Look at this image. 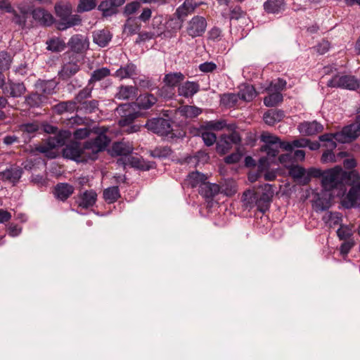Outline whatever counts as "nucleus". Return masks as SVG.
Here are the masks:
<instances>
[{"mask_svg":"<svg viewBox=\"0 0 360 360\" xmlns=\"http://www.w3.org/2000/svg\"><path fill=\"white\" fill-rule=\"evenodd\" d=\"M238 101V97L234 94H225L221 98V103L229 107L233 106Z\"/></svg>","mask_w":360,"mask_h":360,"instance_id":"774afa93","label":"nucleus"},{"mask_svg":"<svg viewBox=\"0 0 360 360\" xmlns=\"http://www.w3.org/2000/svg\"><path fill=\"white\" fill-rule=\"evenodd\" d=\"M172 150L169 146H158L152 151V155L155 158H165L170 156Z\"/></svg>","mask_w":360,"mask_h":360,"instance_id":"4d7b16f0","label":"nucleus"},{"mask_svg":"<svg viewBox=\"0 0 360 360\" xmlns=\"http://www.w3.org/2000/svg\"><path fill=\"white\" fill-rule=\"evenodd\" d=\"M269 95L264 98V104L267 107H274L283 101L281 93L268 92Z\"/></svg>","mask_w":360,"mask_h":360,"instance_id":"8fccbe9b","label":"nucleus"},{"mask_svg":"<svg viewBox=\"0 0 360 360\" xmlns=\"http://www.w3.org/2000/svg\"><path fill=\"white\" fill-rule=\"evenodd\" d=\"M264 9L268 13H279L285 9V1L284 0H267L264 3Z\"/></svg>","mask_w":360,"mask_h":360,"instance_id":"f704fd0d","label":"nucleus"},{"mask_svg":"<svg viewBox=\"0 0 360 360\" xmlns=\"http://www.w3.org/2000/svg\"><path fill=\"white\" fill-rule=\"evenodd\" d=\"M337 236L341 240H349L352 236V229L347 225L341 224L337 230Z\"/></svg>","mask_w":360,"mask_h":360,"instance_id":"bf43d9fd","label":"nucleus"},{"mask_svg":"<svg viewBox=\"0 0 360 360\" xmlns=\"http://www.w3.org/2000/svg\"><path fill=\"white\" fill-rule=\"evenodd\" d=\"M184 79L185 76L181 72H169L165 75L163 82L166 86L174 88L179 86Z\"/></svg>","mask_w":360,"mask_h":360,"instance_id":"72a5a7b5","label":"nucleus"},{"mask_svg":"<svg viewBox=\"0 0 360 360\" xmlns=\"http://www.w3.org/2000/svg\"><path fill=\"white\" fill-rule=\"evenodd\" d=\"M12 63L11 56L6 51L0 52V70H8Z\"/></svg>","mask_w":360,"mask_h":360,"instance_id":"13d9d810","label":"nucleus"},{"mask_svg":"<svg viewBox=\"0 0 360 360\" xmlns=\"http://www.w3.org/2000/svg\"><path fill=\"white\" fill-rule=\"evenodd\" d=\"M94 90V85H91L88 82L87 85L84 87L82 89H81L75 96L74 98V101L75 102L76 105H80L86 99L91 97V94Z\"/></svg>","mask_w":360,"mask_h":360,"instance_id":"ea45409f","label":"nucleus"},{"mask_svg":"<svg viewBox=\"0 0 360 360\" xmlns=\"http://www.w3.org/2000/svg\"><path fill=\"white\" fill-rule=\"evenodd\" d=\"M46 49L51 52H61L65 48V41L59 37H52L46 42Z\"/></svg>","mask_w":360,"mask_h":360,"instance_id":"a19ab883","label":"nucleus"},{"mask_svg":"<svg viewBox=\"0 0 360 360\" xmlns=\"http://www.w3.org/2000/svg\"><path fill=\"white\" fill-rule=\"evenodd\" d=\"M201 137L204 143L207 146H212L217 141V136L213 132L207 131L206 130L202 132Z\"/></svg>","mask_w":360,"mask_h":360,"instance_id":"338daca9","label":"nucleus"},{"mask_svg":"<svg viewBox=\"0 0 360 360\" xmlns=\"http://www.w3.org/2000/svg\"><path fill=\"white\" fill-rule=\"evenodd\" d=\"M207 179V176L204 174L195 171L191 172L188 175L186 181L191 187H199L200 188L202 184L206 181Z\"/></svg>","mask_w":360,"mask_h":360,"instance_id":"4c0bfd02","label":"nucleus"},{"mask_svg":"<svg viewBox=\"0 0 360 360\" xmlns=\"http://www.w3.org/2000/svg\"><path fill=\"white\" fill-rule=\"evenodd\" d=\"M285 114L284 111L278 109L269 110L264 114L263 119L266 124L270 126L274 125L283 120Z\"/></svg>","mask_w":360,"mask_h":360,"instance_id":"7c9ffc66","label":"nucleus"},{"mask_svg":"<svg viewBox=\"0 0 360 360\" xmlns=\"http://www.w3.org/2000/svg\"><path fill=\"white\" fill-rule=\"evenodd\" d=\"M110 139L104 134H98L94 139H90L82 144L84 160H96L98 154L105 150Z\"/></svg>","mask_w":360,"mask_h":360,"instance_id":"7ed1b4c3","label":"nucleus"},{"mask_svg":"<svg viewBox=\"0 0 360 360\" xmlns=\"http://www.w3.org/2000/svg\"><path fill=\"white\" fill-rule=\"evenodd\" d=\"M74 192V187L68 183H59L54 188L55 197L65 201Z\"/></svg>","mask_w":360,"mask_h":360,"instance_id":"b1692460","label":"nucleus"},{"mask_svg":"<svg viewBox=\"0 0 360 360\" xmlns=\"http://www.w3.org/2000/svg\"><path fill=\"white\" fill-rule=\"evenodd\" d=\"M201 4L202 3H196L194 0H185L184 2L176 8L175 15L178 19L183 20L188 15L193 13Z\"/></svg>","mask_w":360,"mask_h":360,"instance_id":"5701e85b","label":"nucleus"},{"mask_svg":"<svg viewBox=\"0 0 360 360\" xmlns=\"http://www.w3.org/2000/svg\"><path fill=\"white\" fill-rule=\"evenodd\" d=\"M229 19L231 20H239L245 16V13L242 10L240 6H231L230 8Z\"/></svg>","mask_w":360,"mask_h":360,"instance_id":"0e129e2a","label":"nucleus"},{"mask_svg":"<svg viewBox=\"0 0 360 360\" xmlns=\"http://www.w3.org/2000/svg\"><path fill=\"white\" fill-rule=\"evenodd\" d=\"M56 15L60 18L57 22V27L60 30L78 25L81 23V18L77 15H71L72 6L69 3H58L55 5Z\"/></svg>","mask_w":360,"mask_h":360,"instance_id":"20e7f679","label":"nucleus"},{"mask_svg":"<svg viewBox=\"0 0 360 360\" xmlns=\"http://www.w3.org/2000/svg\"><path fill=\"white\" fill-rule=\"evenodd\" d=\"M110 75V70L108 68L103 67L96 69L91 73V77L89 79V84L93 85L95 82H98L105 78Z\"/></svg>","mask_w":360,"mask_h":360,"instance_id":"49530a36","label":"nucleus"},{"mask_svg":"<svg viewBox=\"0 0 360 360\" xmlns=\"http://www.w3.org/2000/svg\"><path fill=\"white\" fill-rule=\"evenodd\" d=\"M323 219L330 227H334L338 224L341 225L342 220V214L340 212H328L323 217Z\"/></svg>","mask_w":360,"mask_h":360,"instance_id":"864d4df0","label":"nucleus"},{"mask_svg":"<svg viewBox=\"0 0 360 360\" xmlns=\"http://www.w3.org/2000/svg\"><path fill=\"white\" fill-rule=\"evenodd\" d=\"M32 15L34 20L43 26H50L54 22L53 15L43 8L34 9Z\"/></svg>","mask_w":360,"mask_h":360,"instance_id":"412c9836","label":"nucleus"},{"mask_svg":"<svg viewBox=\"0 0 360 360\" xmlns=\"http://www.w3.org/2000/svg\"><path fill=\"white\" fill-rule=\"evenodd\" d=\"M112 34L108 30H99L93 32V41L100 47H105L112 40Z\"/></svg>","mask_w":360,"mask_h":360,"instance_id":"a878e982","label":"nucleus"},{"mask_svg":"<svg viewBox=\"0 0 360 360\" xmlns=\"http://www.w3.org/2000/svg\"><path fill=\"white\" fill-rule=\"evenodd\" d=\"M258 195L257 193H255L252 190H247L245 191L242 196V201L243 203V206L245 209L251 210L255 207H257L259 210V204L258 202Z\"/></svg>","mask_w":360,"mask_h":360,"instance_id":"c756f323","label":"nucleus"},{"mask_svg":"<svg viewBox=\"0 0 360 360\" xmlns=\"http://www.w3.org/2000/svg\"><path fill=\"white\" fill-rule=\"evenodd\" d=\"M307 172L309 181L311 177H321V185L323 190L339 189L340 191L337 195H343L346 193V185H350L360 179V174L356 170L347 172L344 170L341 166H335L323 171L320 169L310 168Z\"/></svg>","mask_w":360,"mask_h":360,"instance_id":"f257e3e1","label":"nucleus"},{"mask_svg":"<svg viewBox=\"0 0 360 360\" xmlns=\"http://www.w3.org/2000/svg\"><path fill=\"white\" fill-rule=\"evenodd\" d=\"M25 91L26 88L22 82H8L3 88V92L5 96L12 98L22 96Z\"/></svg>","mask_w":360,"mask_h":360,"instance_id":"f3484780","label":"nucleus"},{"mask_svg":"<svg viewBox=\"0 0 360 360\" xmlns=\"http://www.w3.org/2000/svg\"><path fill=\"white\" fill-rule=\"evenodd\" d=\"M289 175L302 185H307L309 182V178L307 170L302 166L295 165L288 169Z\"/></svg>","mask_w":360,"mask_h":360,"instance_id":"6ab92c4d","label":"nucleus"},{"mask_svg":"<svg viewBox=\"0 0 360 360\" xmlns=\"http://www.w3.org/2000/svg\"><path fill=\"white\" fill-rule=\"evenodd\" d=\"M219 193L227 196L233 195L237 191L235 182L231 179L226 180L219 186Z\"/></svg>","mask_w":360,"mask_h":360,"instance_id":"3c124183","label":"nucleus"},{"mask_svg":"<svg viewBox=\"0 0 360 360\" xmlns=\"http://www.w3.org/2000/svg\"><path fill=\"white\" fill-rule=\"evenodd\" d=\"M125 0H105L98 5V10L104 16H111L117 13V7L122 6Z\"/></svg>","mask_w":360,"mask_h":360,"instance_id":"aec40b11","label":"nucleus"},{"mask_svg":"<svg viewBox=\"0 0 360 360\" xmlns=\"http://www.w3.org/2000/svg\"><path fill=\"white\" fill-rule=\"evenodd\" d=\"M207 28L206 19L200 15L193 17L186 26V32L192 38L202 36Z\"/></svg>","mask_w":360,"mask_h":360,"instance_id":"1a4fd4ad","label":"nucleus"},{"mask_svg":"<svg viewBox=\"0 0 360 360\" xmlns=\"http://www.w3.org/2000/svg\"><path fill=\"white\" fill-rule=\"evenodd\" d=\"M19 129L23 133H26L30 138L34 136L39 131V126L37 122H27L19 126Z\"/></svg>","mask_w":360,"mask_h":360,"instance_id":"603ef678","label":"nucleus"},{"mask_svg":"<svg viewBox=\"0 0 360 360\" xmlns=\"http://www.w3.org/2000/svg\"><path fill=\"white\" fill-rule=\"evenodd\" d=\"M137 75V67L133 63H128L124 66H121L113 74V76L122 80L127 78H132Z\"/></svg>","mask_w":360,"mask_h":360,"instance_id":"393cba45","label":"nucleus"},{"mask_svg":"<svg viewBox=\"0 0 360 360\" xmlns=\"http://www.w3.org/2000/svg\"><path fill=\"white\" fill-rule=\"evenodd\" d=\"M96 6V0H80L77 7L78 12H86L94 9Z\"/></svg>","mask_w":360,"mask_h":360,"instance_id":"052dcab7","label":"nucleus"},{"mask_svg":"<svg viewBox=\"0 0 360 360\" xmlns=\"http://www.w3.org/2000/svg\"><path fill=\"white\" fill-rule=\"evenodd\" d=\"M205 128L207 129H213L216 131H219L224 129L226 123L224 120H210L207 121L205 123Z\"/></svg>","mask_w":360,"mask_h":360,"instance_id":"e2e57ef3","label":"nucleus"},{"mask_svg":"<svg viewBox=\"0 0 360 360\" xmlns=\"http://www.w3.org/2000/svg\"><path fill=\"white\" fill-rule=\"evenodd\" d=\"M99 102L96 99L85 101L77 106V111H81L86 114H90L96 112L98 109Z\"/></svg>","mask_w":360,"mask_h":360,"instance_id":"c03bdc74","label":"nucleus"},{"mask_svg":"<svg viewBox=\"0 0 360 360\" xmlns=\"http://www.w3.org/2000/svg\"><path fill=\"white\" fill-rule=\"evenodd\" d=\"M136 101L140 109L148 110L157 103L158 99L151 94H145L140 95Z\"/></svg>","mask_w":360,"mask_h":360,"instance_id":"e433bc0d","label":"nucleus"},{"mask_svg":"<svg viewBox=\"0 0 360 360\" xmlns=\"http://www.w3.org/2000/svg\"><path fill=\"white\" fill-rule=\"evenodd\" d=\"M330 191H323L318 195L314 202V207L316 212H322L328 210L331 206L330 194L328 193Z\"/></svg>","mask_w":360,"mask_h":360,"instance_id":"bb28decb","label":"nucleus"},{"mask_svg":"<svg viewBox=\"0 0 360 360\" xmlns=\"http://www.w3.org/2000/svg\"><path fill=\"white\" fill-rule=\"evenodd\" d=\"M76 58V55L72 52H66L64 54L65 62L58 72V75L63 80L68 79L79 70V66L77 63L78 60Z\"/></svg>","mask_w":360,"mask_h":360,"instance_id":"423d86ee","label":"nucleus"},{"mask_svg":"<svg viewBox=\"0 0 360 360\" xmlns=\"http://www.w3.org/2000/svg\"><path fill=\"white\" fill-rule=\"evenodd\" d=\"M137 95V89L133 86H120L115 94L118 100H129L134 98Z\"/></svg>","mask_w":360,"mask_h":360,"instance_id":"2f4dec72","label":"nucleus"},{"mask_svg":"<svg viewBox=\"0 0 360 360\" xmlns=\"http://www.w3.org/2000/svg\"><path fill=\"white\" fill-rule=\"evenodd\" d=\"M219 191V185L205 181L199 188V193L206 199H212Z\"/></svg>","mask_w":360,"mask_h":360,"instance_id":"c85d7f7f","label":"nucleus"},{"mask_svg":"<svg viewBox=\"0 0 360 360\" xmlns=\"http://www.w3.org/2000/svg\"><path fill=\"white\" fill-rule=\"evenodd\" d=\"M53 109L58 114H63L64 112H73L77 111V105L74 100L62 101L54 105Z\"/></svg>","mask_w":360,"mask_h":360,"instance_id":"58836bf2","label":"nucleus"},{"mask_svg":"<svg viewBox=\"0 0 360 360\" xmlns=\"http://www.w3.org/2000/svg\"><path fill=\"white\" fill-rule=\"evenodd\" d=\"M261 141L264 142L265 145L272 146L278 143L280 139L277 136L266 132L261 135Z\"/></svg>","mask_w":360,"mask_h":360,"instance_id":"69168bd1","label":"nucleus"},{"mask_svg":"<svg viewBox=\"0 0 360 360\" xmlns=\"http://www.w3.org/2000/svg\"><path fill=\"white\" fill-rule=\"evenodd\" d=\"M96 199L97 194L94 190L86 191L80 195L79 206L82 208H89L94 205Z\"/></svg>","mask_w":360,"mask_h":360,"instance_id":"473e14b6","label":"nucleus"},{"mask_svg":"<svg viewBox=\"0 0 360 360\" xmlns=\"http://www.w3.org/2000/svg\"><path fill=\"white\" fill-rule=\"evenodd\" d=\"M359 180L349 185L352 187L346 195H345V193L343 195H338L339 197H342L341 202L344 207L349 209L360 205V182H358ZM345 189L347 190V188Z\"/></svg>","mask_w":360,"mask_h":360,"instance_id":"6e6552de","label":"nucleus"},{"mask_svg":"<svg viewBox=\"0 0 360 360\" xmlns=\"http://www.w3.org/2000/svg\"><path fill=\"white\" fill-rule=\"evenodd\" d=\"M44 131L47 134H54L55 136H49L45 143L37 146L36 150L49 158H55L56 153L53 149L64 146L71 133L68 130H61L57 133L58 128L49 124L44 125Z\"/></svg>","mask_w":360,"mask_h":360,"instance_id":"f03ea898","label":"nucleus"},{"mask_svg":"<svg viewBox=\"0 0 360 360\" xmlns=\"http://www.w3.org/2000/svg\"><path fill=\"white\" fill-rule=\"evenodd\" d=\"M200 90V85L197 82L186 81L180 84L177 88L178 96L188 98H192Z\"/></svg>","mask_w":360,"mask_h":360,"instance_id":"dca6fc26","label":"nucleus"},{"mask_svg":"<svg viewBox=\"0 0 360 360\" xmlns=\"http://www.w3.org/2000/svg\"><path fill=\"white\" fill-rule=\"evenodd\" d=\"M261 188L262 189V193L258 197L259 200L257 203L259 204V211L264 213L269 208L270 202L274 195V190L273 186L269 184H265L262 186Z\"/></svg>","mask_w":360,"mask_h":360,"instance_id":"4468645a","label":"nucleus"},{"mask_svg":"<svg viewBox=\"0 0 360 360\" xmlns=\"http://www.w3.org/2000/svg\"><path fill=\"white\" fill-rule=\"evenodd\" d=\"M176 111L181 117L186 119H193L200 115L202 110L195 105H184L179 107Z\"/></svg>","mask_w":360,"mask_h":360,"instance_id":"cd10ccee","label":"nucleus"},{"mask_svg":"<svg viewBox=\"0 0 360 360\" xmlns=\"http://www.w3.org/2000/svg\"><path fill=\"white\" fill-rule=\"evenodd\" d=\"M89 39L82 34H75L69 39L68 46L75 55V53H83L89 49Z\"/></svg>","mask_w":360,"mask_h":360,"instance_id":"ddd939ff","label":"nucleus"},{"mask_svg":"<svg viewBox=\"0 0 360 360\" xmlns=\"http://www.w3.org/2000/svg\"><path fill=\"white\" fill-rule=\"evenodd\" d=\"M335 133L324 134L321 135L319 139L320 141L325 142L323 146L328 148V150H333L337 147V137Z\"/></svg>","mask_w":360,"mask_h":360,"instance_id":"de8ad7c7","label":"nucleus"},{"mask_svg":"<svg viewBox=\"0 0 360 360\" xmlns=\"http://www.w3.org/2000/svg\"><path fill=\"white\" fill-rule=\"evenodd\" d=\"M56 86L57 83L53 79L39 80L36 84L37 90L45 94H52Z\"/></svg>","mask_w":360,"mask_h":360,"instance_id":"79ce46f5","label":"nucleus"},{"mask_svg":"<svg viewBox=\"0 0 360 360\" xmlns=\"http://www.w3.org/2000/svg\"><path fill=\"white\" fill-rule=\"evenodd\" d=\"M23 173L22 167L17 165H11L0 173V176L3 181H8L15 186L20 181Z\"/></svg>","mask_w":360,"mask_h":360,"instance_id":"9d476101","label":"nucleus"},{"mask_svg":"<svg viewBox=\"0 0 360 360\" xmlns=\"http://www.w3.org/2000/svg\"><path fill=\"white\" fill-rule=\"evenodd\" d=\"M44 96L39 94H32L25 98V103L30 108L38 107L43 102Z\"/></svg>","mask_w":360,"mask_h":360,"instance_id":"6e6d98bb","label":"nucleus"},{"mask_svg":"<svg viewBox=\"0 0 360 360\" xmlns=\"http://www.w3.org/2000/svg\"><path fill=\"white\" fill-rule=\"evenodd\" d=\"M278 161L284 167L287 168L288 169L295 165L292 158V153L281 155L278 157Z\"/></svg>","mask_w":360,"mask_h":360,"instance_id":"680f3d73","label":"nucleus"},{"mask_svg":"<svg viewBox=\"0 0 360 360\" xmlns=\"http://www.w3.org/2000/svg\"><path fill=\"white\" fill-rule=\"evenodd\" d=\"M118 113L121 115L119 120V125L127 127L131 125L134 120L138 117V113L127 104L120 105L117 109Z\"/></svg>","mask_w":360,"mask_h":360,"instance_id":"f8f14e48","label":"nucleus"},{"mask_svg":"<svg viewBox=\"0 0 360 360\" xmlns=\"http://www.w3.org/2000/svg\"><path fill=\"white\" fill-rule=\"evenodd\" d=\"M327 86L340 88L360 92V78L352 75H339L333 76L327 82Z\"/></svg>","mask_w":360,"mask_h":360,"instance_id":"39448f33","label":"nucleus"},{"mask_svg":"<svg viewBox=\"0 0 360 360\" xmlns=\"http://www.w3.org/2000/svg\"><path fill=\"white\" fill-rule=\"evenodd\" d=\"M117 163L123 167L131 166L133 167H139L140 161L139 158L131 156V154H129L127 157L120 158Z\"/></svg>","mask_w":360,"mask_h":360,"instance_id":"5fc2aeb1","label":"nucleus"},{"mask_svg":"<svg viewBox=\"0 0 360 360\" xmlns=\"http://www.w3.org/2000/svg\"><path fill=\"white\" fill-rule=\"evenodd\" d=\"M139 19L136 18H129L125 24L124 31L129 35H134L137 34L141 30V24L139 22Z\"/></svg>","mask_w":360,"mask_h":360,"instance_id":"a18cd8bd","label":"nucleus"},{"mask_svg":"<svg viewBox=\"0 0 360 360\" xmlns=\"http://www.w3.org/2000/svg\"><path fill=\"white\" fill-rule=\"evenodd\" d=\"M146 127L155 134L160 136H167L172 133V124L169 120L162 117H155L147 121Z\"/></svg>","mask_w":360,"mask_h":360,"instance_id":"0eeeda50","label":"nucleus"},{"mask_svg":"<svg viewBox=\"0 0 360 360\" xmlns=\"http://www.w3.org/2000/svg\"><path fill=\"white\" fill-rule=\"evenodd\" d=\"M257 94L255 87L247 84L241 85L238 91L239 98L247 102L252 101Z\"/></svg>","mask_w":360,"mask_h":360,"instance_id":"c9c22d12","label":"nucleus"},{"mask_svg":"<svg viewBox=\"0 0 360 360\" xmlns=\"http://www.w3.org/2000/svg\"><path fill=\"white\" fill-rule=\"evenodd\" d=\"M134 147L129 142L119 141L112 144L111 155L112 156L127 157L133 152Z\"/></svg>","mask_w":360,"mask_h":360,"instance_id":"4be33fe9","label":"nucleus"},{"mask_svg":"<svg viewBox=\"0 0 360 360\" xmlns=\"http://www.w3.org/2000/svg\"><path fill=\"white\" fill-rule=\"evenodd\" d=\"M287 82L285 79L278 78L271 81L266 88L267 92L281 93L285 89Z\"/></svg>","mask_w":360,"mask_h":360,"instance_id":"09e8293b","label":"nucleus"},{"mask_svg":"<svg viewBox=\"0 0 360 360\" xmlns=\"http://www.w3.org/2000/svg\"><path fill=\"white\" fill-rule=\"evenodd\" d=\"M120 198V189L117 186L108 187L103 191V198L109 204L115 202Z\"/></svg>","mask_w":360,"mask_h":360,"instance_id":"37998d69","label":"nucleus"},{"mask_svg":"<svg viewBox=\"0 0 360 360\" xmlns=\"http://www.w3.org/2000/svg\"><path fill=\"white\" fill-rule=\"evenodd\" d=\"M82 146L79 143L74 141L67 144L63 150V155L65 158L75 160L84 161L82 151Z\"/></svg>","mask_w":360,"mask_h":360,"instance_id":"2eb2a0df","label":"nucleus"},{"mask_svg":"<svg viewBox=\"0 0 360 360\" xmlns=\"http://www.w3.org/2000/svg\"><path fill=\"white\" fill-rule=\"evenodd\" d=\"M335 135L338 142L347 143L355 140L359 134L356 124H352L344 127L341 131L336 132Z\"/></svg>","mask_w":360,"mask_h":360,"instance_id":"9b49d317","label":"nucleus"},{"mask_svg":"<svg viewBox=\"0 0 360 360\" xmlns=\"http://www.w3.org/2000/svg\"><path fill=\"white\" fill-rule=\"evenodd\" d=\"M297 129L304 136H312L321 132L323 130V126L316 120L304 122L298 125Z\"/></svg>","mask_w":360,"mask_h":360,"instance_id":"a211bd4d","label":"nucleus"}]
</instances>
